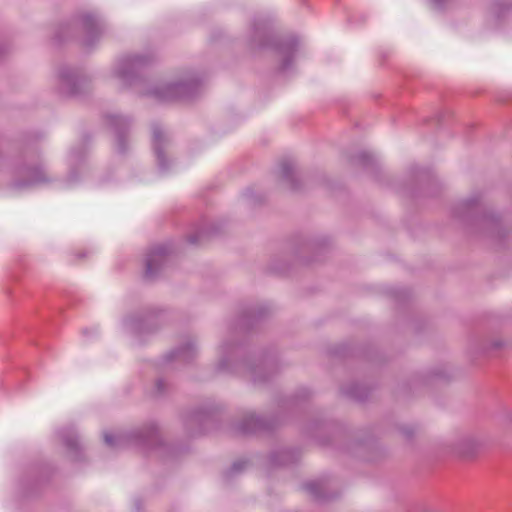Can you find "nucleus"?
<instances>
[{"label": "nucleus", "mask_w": 512, "mask_h": 512, "mask_svg": "<svg viewBox=\"0 0 512 512\" xmlns=\"http://www.w3.org/2000/svg\"><path fill=\"white\" fill-rule=\"evenodd\" d=\"M153 269H154V268H153V259L151 258V259H149V260L147 261V270H146V273H147V274H152V273H153Z\"/></svg>", "instance_id": "obj_1"}, {"label": "nucleus", "mask_w": 512, "mask_h": 512, "mask_svg": "<svg viewBox=\"0 0 512 512\" xmlns=\"http://www.w3.org/2000/svg\"><path fill=\"white\" fill-rule=\"evenodd\" d=\"M468 450L472 447L473 443L471 439L467 440Z\"/></svg>", "instance_id": "obj_2"}, {"label": "nucleus", "mask_w": 512, "mask_h": 512, "mask_svg": "<svg viewBox=\"0 0 512 512\" xmlns=\"http://www.w3.org/2000/svg\"><path fill=\"white\" fill-rule=\"evenodd\" d=\"M105 441H106L107 443H110V442H111V439H110L108 436H105Z\"/></svg>", "instance_id": "obj_3"}]
</instances>
